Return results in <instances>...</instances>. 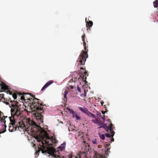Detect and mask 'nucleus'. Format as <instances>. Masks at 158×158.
<instances>
[{
    "instance_id": "nucleus-44",
    "label": "nucleus",
    "mask_w": 158,
    "mask_h": 158,
    "mask_svg": "<svg viewBox=\"0 0 158 158\" xmlns=\"http://www.w3.org/2000/svg\"><path fill=\"white\" fill-rule=\"evenodd\" d=\"M22 94H21V93H20V94H19V95H22Z\"/></svg>"
},
{
    "instance_id": "nucleus-20",
    "label": "nucleus",
    "mask_w": 158,
    "mask_h": 158,
    "mask_svg": "<svg viewBox=\"0 0 158 158\" xmlns=\"http://www.w3.org/2000/svg\"><path fill=\"white\" fill-rule=\"evenodd\" d=\"M154 6L155 8H156L158 6V0H156L153 2Z\"/></svg>"
},
{
    "instance_id": "nucleus-37",
    "label": "nucleus",
    "mask_w": 158,
    "mask_h": 158,
    "mask_svg": "<svg viewBox=\"0 0 158 158\" xmlns=\"http://www.w3.org/2000/svg\"><path fill=\"white\" fill-rule=\"evenodd\" d=\"M102 105H103V104L104 103V102L102 101V102H101Z\"/></svg>"
},
{
    "instance_id": "nucleus-40",
    "label": "nucleus",
    "mask_w": 158,
    "mask_h": 158,
    "mask_svg": "<svg viewBox=\"0 0 158 158\" xmlns=\"http://www.w3.org/2000/svg\"><path fill=\"white\" fill-rule=\"evenodd\" d=\"M101 147V145H98V148H100Z\"/></svg>"
},
{
    "instance_id": "nucleus-2",
    "label": "nucleus",
    "mask_w": 158,
    "mask_h": 158,
    "mask_svg": "<svg viewBox=\"0 0 158 158\" xmlns=\"http://www.w3.org/2000/svg\"><path fill=\"white\" fill-rule=\"evenodd\" d=\"M30 95L33 98V99L32 98L26 99L27 98L23 95L21 97V99L26 101L27 100V102L31 104L30 108L31 110L33 112H35L34 115L36 119L40 122L42 123L43 122V115L42 114L44 113V110L42 106L43 105L40 103L39 101L40 100L35 98V96L31 94H30Z\"/></svg>"
},
{
    "instance_id": "nucleus-25",
    "label": "nucleus",
    "mask_w": 158,
    "mask_h": 158,
    "mask_svg": "<svg viewBox=\"0 0 158 158\" xmlns=\"http://www.w3.org/2000/svg\"><path fill=\"white\" fill-rule=\"evenodd\" d=\"M90 114H89V116H92L93 118H96V116L94 114H93L92 113H91L90 112Z\"/></svg>"
},
{
    "instance_id": "nucleus-41",
    "label": "nucleus",
    "mask_w": 158,
    "mask_h": 158,
    "mask_svg": "<svg viewBox=\"0 0 158 158\" xmlns=\"http://www.w3.org/2000/svg\"><path fill=\"white\" fill-rule=\"evenodd\" d=\"M157 20L158 21V12L157 16Z\"/></svg>"
},
{
    "instance_id": "nucleus-19",
    "label": "nucleus",
    "mask_w": 158,
    "mask_h": 158,
    "mask_svg": "<svg viewBox=\"0 0 158 158\" xmlns=\"http://www.w3.org/2000/svg\"><path fill=\"white\" fill-rule=\"evenodd\" d=\"M8 92H9V94H10L12 95V96H13V98L15 99H16L17 97V94H16L15 93L13 94H12V93L10 91H9Z\"/></svg>"
},
{
    "instance_id": "nucleus-26",
    "label": "nucleus",
    "mask_w": 158,
    "mask_h": 158,
    "mask_svg": "<svg viewBox=\"0 0 158 158\" xmlns=\"http://www.w3.org/2000/svg\"><path fill=\"white\" fill-rule=\"evenodd\" d=\"M105 136L107 137H109V138H110V137L112 136H111V135L109 133H106V134H105Z\"/></svg>"
},
{
    "instance_id": "nucleus-16",
    "label": "nucleus",
    "mask_w": 158,
    "mask_h": 158,
    "mask_svg": "<svg viewBox=\"0 0 158 158\" xmlns=\"http://www.w3.org/2000/svg\"><path fill=\"white\" fill-rule=\"evenodd\" d=\"M85 22L86 23V27L87 28H90L93 25V23L92 21H89L88 22V21H87L86 18L85 19Z\"/></svg>"
},
{
    "instance_id": "nucleus-42",
    "label": "nucleus",
    "mask_w": 158,
    "mask_h": 158,
    "mask_svg": "<svg viewBox=\"0 0 158 158\" xmlns=\"http://www.w3.org/2000/svg\"><path fill=\"white\" fill-rule=\"evenodd\" d=\"M25 94V93H23V95H26V94Z\"/></svg>"
},
{
    "instance_id": "nucleus-12",
    "label": "nucleus",
    "mask_w": 158,
    "mask_h": 158,
    "mask_svg": "<svg viewBox=\"0 0 158 158\" xmlns=\"http://www.w3.org/2000/svg\"><path fill=\"white\" fill-rule=\"evenodd\" d=\"M54 81L52 80H50L48 81L46 84L43 86L41 89V91H43L45 89L48 87L51 84H52Z\"/></svg>"
},
{
    "instance_id": "nucleus-24",
    "label": "nucleus",
    "mask_w": 158,
    "mask_h": 158,
    "mask_svg": "<svg viewBox=\"0 0 158 158\" xmlns=\"http://www.w3.org/2000/svg\"><path fill=\"white\" fill-rule=\"evenodd\" d=\"M99 137L102 140H103L105 139V135L103 134L99 135Z\"/></svg>"
},
{
    "instance_id": "nucleus-6",
    "label": "nucleus",
    "mask_w": 158,
    "mask_h": 158,
    "mask_svg": "<svg viewBox=\"0 0 158 158\" xmlns=\"http://www.w3.org/2000/svg\"><path fill=\"white\" fill-rule=\"evenodd\" d=\"M1 111H0V122H1L0 125L2 126L1 129H0V134L3 133L6 131V126L5 124L6 121L5 118H3V117L2 118L1 117Z\"/></svg>"
},
{
    "instance_id": "nucleus-22",
    "label": "nucleus",
    "mask_w": 158,
    "mask_h": 158,
    "mask_svg": "<svg viewBox=\"0 0 158 158\" xmlns=\"http://www.w3.org/2000/svg\"><path fill=\"white\" fill-rule=\"evenodd\" d=\"M67 109L68 110V111L69 112V113L70 114H73L74 113V111L73 110H71L69 108H67Z\"/></svg>"
},
{
    "instance_id": "nucleus-3",
    "label": "nucleus",
    "mask_w": 158,
    "mask_h": 158,
    "mask_svg": "<svg viewBox=\"0 0 158 158\" xmlns=\"http://www.w3.org/2000/svg\"><path fill=\"white\" fill-rule=\"evenodd\" d=\"M18 104V102L14 100H11L9 104H8L11 108V117L10 118V120L12 119L16 120L18 117L21 115V108Z\"/></svg>"
},
{
    "instance_id": "nucleus-11",
    "label": "nucleus",
    "mask_w": 158,
    "mask_h": 158,
    "mask_svg": "<svg viewBox=\"0 0 158 158\" xmlns=\"http://www.w3.org/2000/svg\"><path fill=\"white\" fill-rule=\"evenodd\" d=\"M0 89L1 90L5 91L6 90H8V87L5 84L0 81Z\"/></svg>"
},
{
    "instance_id": "nucleus-34",
    "label": "nucleus",
    "mask_w": 158,
    "mask_h": 158,
    "mask_svg": "<svg viewBox=\"0 0 158 158\" xmlns=\"http://www.w3.org/2000/svg\"><path fill=\"white\" fill-rule=\"evenodd\" d=\"M76 114H75V113H74L73 114H72V117H73V118H75V115H76Z\"/></svg>"
},
{
    "instance_id": "nucleus-36",
    "label": "nucleus",
    "mask_w": 158,
    "mask_h": 158,
    "mask_svg": "<svg viewBox=\"0 0 158 158\" xmlns=\"http://www.w3.org/2000/svg\"><path fill=\"white\" fill-rule=\"evenodd\" d=\"M102 114H105V113H106V111H102Z\"/></svg>"
},
{
    "instance_id": "nucleus-10",
    "label": "nucleus",
    "mask_w": 158,
    "mask_h": 158,
    "mask_svg": "<svg viewBox=\"0 0 158 158\" xmlns=\"http://www.w3.org/2000/svg\"><path fill=\"white\" fill-rule=\"evenodd\" d=\"M86 156V152H80L77 156L74 158V157L71 156L70 158H85Z\"/></svg>"
},
{
    "instance_id": "nucleus-21",
    "label": "nucleus",
    "mask_w": 158,
    "mask_h": 158,
    "mask_svg": "<svg viewBox=\"0 0 158 158\" xmlns=\"http://www.w3.org/2000/svg\"><path fill=\"white\" fill-rule=\"evenodd\" d=\"M68 91H65L64 92V101H66L67 100V95L68 94Z\"/></svg>"
},
{
    "instance_id": "nucleus-33",
    "label": "nucleus",
    "mask_w": 158,
    "mask_h": 158,
    "mask_svg": "<svg viewBox=\"0 0 158 158\" xmlns=\"http://www.w3.org/2000/svg\"><path fill=\"white\" fill-rule=\"evenodd\" d=\"M112 137L111 138V139H110V141H111V142H111L112 141H114V138H113V137L112 136H111Z\"/></svg>"
},
{
    "instance_id": "nucleus-30",
    "label": "nucleus",
    "mask_w": 158,
    "mask_h": 158,
    "mask_svg": "<svg viewBox=\"0 0 158 158\" xmlns=\"http://www.w3.org/2000/svg\"><path fill=\"white\" fill-rule=\"evenodd\" d=\"M86 93L85 92V90H84V94H81V96H82L84 95V97H85L86 96Z\"/></svg>"
},
{
    "instance_id": "nucleus-7",
    "label": "nucleus",
    "mask_w": 158,
    "mask_h": 158,
    "mask_svg": "<svg viewBox=\"0 0 158 158\" xmlns=\"http://www.w3.org/2000/svg\"><path fill=\"white\" fill-rule=\"evenodd\" d=\"M80 69L82 70L80 71L79 72L80 77L82 78L83 81H85L86 79V76H87L88 75L87 71L85 70V69L82 67H81Z\"/></svg>"
},
{
    "instance_id": "nucleus-8",
    "label": "nucleus",
    "mask_w": 158,
    "mask_h": 158,
    "mask_svg": "<svg viewBox=\"0 0 158 158\" xmlns=\"http://www.w3.org/2000/svg\"><path fill=\"white\" fill-rule=\"evenodd\" d=\"M15 120L13 119L10 120L11 123L10 124L11 126L10 125L9 127V130L10 132H13L17 130L16 126H15Z\"/></svg>"
},
{
    "instance_id": "nucleus-17",
    "label": "nucleus",
    "mask_w": 158,
    "mask_h": 158,
    "mask_svg": "<svg viewBox=\"0 0 158 158\" xmlns=\"http://www.w3.org/2000/svg\"><path fill=\"white\" fill-rule=\"evenodd\" d=\"M94 156L95 158H105L103 156L97 153H95Z\"/></svg>"
},
{
    "instance_id": "nucleus-39",
    "label": "nucleus",
    "mask_w": 158,
    "mask_h": 158,
    "mask_svg": "<svg viewBox=\"0 0 158 158\" xmlns=\"http://www.w3.org/2000/svg\"><path fill=\"white\" fill-rule=\"evenodd\" d=\"M108 121L110 123L111 122V121L110 120V119L108 120Z\"/></svg>"
},
{
    "instance_id": "nucleus-13",
    "label": "nucleus",
    "mask_w": 158,
    "mask_h": 158,
    "mask_svg": "<svg viewBox=\"0 0 158 158\" xmlns=\"http://www.w3.org/2000/svg\"><path fill=\"white\" fill-rule=\"evenodd\" d=\"M22 123V122L19 123V125L16 126V127L17 128V130L18 131H21L22 130H24L26 129V127L25 126V125L22 123L21 124V123Z\"/></svg>"
},
{
    "instance_id": "nucleus-27",
    "label": "nucleus",
    "mask_w": 158,
    "mask_h": 158,
    "mask_svg": "<svg viewBox=\"0 0 158 158\" xmlns=\"http://www.w3.org/2000/svg\"><path fill=\"white\" fill-rule=\"evenodd\" d=\"M75 117L76 118V119L77 120H80V117L79 116H78V115H77V114H76L75 115Z\"/></svg>"
},
{
    "instance_id": "nucleus-15",
    "label": "nucleus",
    "mask_w": 158,
    "mask_h": 158,
    "mask_svg": "<svg viewBox=\"0 0 158 158\" xmlns=\"http://www.w3.org/2000/svg\"><path fill=\"white\" fill-rule=\"evenodd\" d=\"M65 143H64L61 144L60 146L58 147L57 150L58 152H56L59 153V151H62L65 148Z\"/></svg>"
},
{
    "instance_id": "nucleus-31",
    "label": "nucleus",
    "mask_w": 158,
    "mask_h": 158,
    "mask_svg": "<svg viewBox=\"0 0 158 158\" xmlns=\"http://www.w3.org/2000/svg\"><path fill=\"white\" fill-rule=\"evenodd\" d=\"M77 90H78L79 92H80L81 91L80 88L79 87L78 85H77Z\"/></svg>"
},
{
    "instance_id": "nucleus-9",
    "label": "nucleus",
    "mask_w": 158,
    "mask_h": 158,
    "mask_svg": "<svg viewBox=\"0 0 158 158\" xmlns=\"http://www.w3.org/2000/svg\"><path fill=\"white\" fill-rule=\"evenodd\" d=\"M11 101L9 98V99L6 98L4 97V95L3 94H0V102H2L6 104L7 105L9 104L10 102Z\"/></svg>"
},
{
    "instance_id": "nucleus-35",
    "label": "nucleus",
    "mask_w": 158,
    "mask_h": 158,
    "mask_svg": "<svg viewBox=\"0 0 158 158\" xmlns=\"http://www.w3.org/2000/svg\"><path fill=\"white\" fill-rule=\"evenodd\" d=\"M70 87L71 89H73L74 88L73 86H72V85H70Z\"/></svg>"
},
{
    "instance_id": "nucleus-14",
    "label": "nucleus",
    "mask_w": 158,
    "mask_h": 158,
    "mask_svg": "<svg viewBox=\"0 0 158 158\" xmlns=\"http://www.w3.org/2000/svg\"><path fill=\"white\" fill-rule=\"evenodd\" d=\"M79 108L80 110L81 111L85 113V114H87L89 116V114H90V112L89 110L85 108V107H79Z\"/></svg>"
},
{
    "instance_id": "nucleus-29",
    "label": "nucleus",
    "mask_w": 158,
    "mask_h": 158,
    "mask_svg": "<svg viewBox=\"0 0 158 158\" xmlns=\"http://www.w3.org/2000/svg\"><path fill=\"white\" fill-rule=\"evenodd\" d=\"M101 114L100 113H98L97 114V117L98 118L101 117Z\"/></svg>"
},
{
    "instance_id": "nucleus-28",
    "label": "nucleus",
    "mask_w": 158,
    "mask_h": 158,
    "mask_svg": "<svg viewBox=\"0 0 158 158\" xmlns=\"http://www.w3.org/2000/svg\"><path fill=\"white\" fill-rule=\"evenodd\" d=\"M109 145L110 144H106L105 145V147L106 148L109 149L108 147L109 146Z\"/></svg>"
},
{
    "instance_id": "nucleus-5",
    "label": "nucleus",
    "mask_w": 158,
    "mask_h": 158,
    "mask_svg": "<svg viewBox=\"0 0 158 158\" xmlns=\"http://www.w3.org/2000/svg\"><path fill=\"white\" fill-rule=\"evenodd\" d=\"M112 123H110L109 126H107L106 124H105L103 127L107 131L110 132L111 136L113 137L114 134L115 132L113 131V130L114 128L113 126Z\"/></svg>"
},
{
    "instance_id": "nucleus-38",
    "label": "nucleus",
    "mask_w": 158,
    "mask_h": 158,
    "mask_svg": "<svg viewBox=\"0 0 158 158\" xmlns=\"http://www.w3.org/2000/svg\"><path fill=\"white\" fill-rule=\"evenodd\" d=\"M83 133L82 132H81V133H80V134H79V135H83Z\"/></svg>"
},
{
    "instance_id": "nucleus-18",
    "label": "nucleus",
    "mask_w": 158,
    "mask_h": 158,
    "mask_svg": "<svg viewBox=\"0 0 158 158\" xmlns=\"http://www.w3.org/2000/svg\"><path fill=\"white\" fill-rule=\"evenodd\" d=\"M92 121L96 124L99 125L100 124L99 121L96 118L95 119H92Z\"/></svg>"
},
{
    "instance_id": "nucleus-23",
    "label": "nucleus",
    "mask_w": 158,
    "mask_h": 158,
    "mask_svg": "<svg viewBox=\"0 0 158 158\" xmlns=\"http://www.w3.org/2000/svg\"><path fill=\"white\" fill-rule=\"evenodd\" d=\"M92 143L93 144H98V142L97 141L96 139H93L92 140Z\"/></svg>"
},
{
    "instance_id": "nucleus-4",
    "label": "nucleus",
    "mask_w": 158,
    "mask_h": 158,
    "mask_svg": "<svg viewBox=\"0 0 158 158\" xmlns=\"http://www.w3.org/2000/svg\"><path fill=\"white\" fill-rule=\"evenodd\" d=\"M85 34H84L82 36V39L83 42V46L85 51H82L81 53L77 62L78 63V65H84L85 64V62L86 59L88 57V54L87 53L88 51L87 48L88 46H87L85 40ZM88 45V44H87Z\"/></svg>"
},
{
    "instance_id": "nucleus-32",
    "label": "nucleus",
    "mask_w": 158,
    "mask_h": 158,
    "mask_svg": "<svg viewBox=\"0 0 158 158\" xmlns=\"http://www.w3.org/2000/svg\"><path fill=\"white\" fill-rule=\"evenodd\" d=\"M101 118L103 119V120H105V115H101Z\"/></svg>"
},
{
    "instance_id": "nucleus-43",
    "label": "nucleus",
    "mask_w": 158,
    "mask_h": 158,
    "mask_svg": "<svg viewBox=\"0 0 158 158\" xmlns=\"http://www.w3.org/2000/svg\"><path fill=\"white\" fill-rule=\"evenodd\" d=\"M104 108H106V106L105 105L104 106ZM105 110H106V108H105Z\"/></svg>"
},
{
    "instance_id": "nucleus-1",
    "label": "nucleus",
    "mask_w": 158,
    "mask_h": 158,
    "mask_svg": "<svg viewBox=\"0 0 158 158\" xmlns=\"http://www.w3.org/2000/svg\"><path fill=\"white\" fill-rule=\"evenodd\" d=\"M28 123L29 125L28 128L31 129V132L34 133L39 132V135L36 137L38 141L41 142V144H39L38 147L39 150L42 151V153L47 152L55 158H59V156H56L54 154L56 152L55 150L52 147H50L52 146L53 144L56 143L58 142L55 136L50 137L47 132L33 121L30 120Z\"/></svg>"
}]
</instances>
